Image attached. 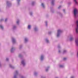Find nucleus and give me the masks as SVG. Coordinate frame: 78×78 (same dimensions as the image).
<instances>
[{"mask_svg":"<svg viewBox=\"0 0 78 78\" xmlns=\"http://www.w3.org/2000/svg\"><path fill=\"white\" fill-rule=\"evenodd\" d=\"M76 43L77 44V45L78 46V39L76 40Z\"/></svg>","mask_w":78,"mask_h":78,"instance_id":"20e7f679","label":"nucleus"},{"mask_svg":"<svg viewBox=\"0 0 78 78\" xmlns=\"http://www.w3.org/2000/svg\"><path fill=\"white\" fill-rule=\"evenodd\" d=\"M43 58H44V56L43 55H41V60H42L43 59Z\"/></svg>","mask_w":78,"mask_h":78,"instance_id":"1a4fd4ad","label":"nucleus"},{"mask_svg":"<svg viewBox=\"0 0 78 78\" xmlns=\"http://www.w3.org/2000/svg\"><path fill=\"white\" fill-rule=\"evenodd\" d=\"M7 20V19H6L5 20V22H6V21Z\"/></svg>","mask_w":78,"mask_h":78,"instance_id":"b1692460","label":"nucleus"},{"mask_svg":"<svg viewBox=\"0 0 78 78\" xmlns=\"http://www.w3.org/2000/svg\"><path fill=\"white\" fill-rule=\"evenodd\" d=\"M61 6H60L58 7V9H59L60 8H61Z\"/></svg>","mask_w":78,"mask_h":78,"instance_id":"6ab92c4d","label":"nucleus"},{"mask_svg":"<svg viewBox=\"0 0 78 78\" xmlns=\"http://www.w3.org/2000/svg\"><path fill=\"white\" fill-rule=\"evenodd\" d=\"M14 78H16V76H14Z\"/></svg>","mask_w":78,"mask_h":78,"instance_id":"cd10ccee","label":"nucleus"},{"mask_svg":"<svg viewBox=\"0 0 78 78\" xmlns=\"http://www.w3.org/2000/svg\"><path fill=\"white\" fill-rule=\"evenodd\" d=\"M16 73H17V71H16Z\"/></svg>","mask_w":78,"mask_h":78,"instance_id":"5701e85b","label":"nucleus"},{"mask_svg":"<svg viewBox=\"0 0 78 78\" xmlns=\"http://www.w3.org/2000/svg\"><path fill=\"white\" fill-rule=\"evenodd\" d=\"M46 41L47 42H48V40L46 39Z\"/></svg>","mask_w":78,"mask_h":78,"instance_id":"dca6fc26","label":"nucleus"},{"mask_svg":"<svg viewBox=\"0 0 78 78\" xmlns=\"http://www.w3.org/2000/svg\"><path fill=\"white\" fill-rule=\"evenodd\" d=\"M25 41L26 42V41H27V38H25Z\"/></svg>","mask_w":78,"mask_h":78,"instance_id":"4468645a","label":"nucleus"},{"mask_svg":"<svg viewBox=\"0 0 78 78\" xmlns=\"http://www.w3.org/2000/svg\"><path fill=\"white\" fill-rule=\"evenodd\" d=\"M21 63L22 64H23V65H25V63H24V62L23 61H22Z\"/></svg>","mask_w":78,"mask_h":78,"instance_id":"39448f33","label":"nucleus"},{"mask_svg":"<svg viewBox=\"0 0 78 78\" xmlns=\"http://www.w3.org/2000/svg\"><path fill=\"white\" fill-rule=\"evenodd\" d=\"M41 5H42V6H43V8H44V5L43 3H42Z\"/></svg>","mask_w":78,"mask_h":78,"instance_id":"9d476101","label":"nucleus"},{"mask_svg":"<svg viewBox=\"0 0 78 78\" xmlns=\"http://www.w3.org/2000/svg\"><path fill=\"white\" fill-rule=\"evenodd\" d=\"M67 59V58H63V60H64V61H65V60H66V59Z\"/></svg>","mask_w":78,"mask_h":78,"instance_id":"ddd939ff","label":"nucleus"},{"mask_svg":"<svg viewBox=\"0 0 78 78\" xmlns=\"http://www.w3.org/2000/svg\"><path fill=\"white\" fill-rule=\"evenodd\" d=\"M35 31H36V30H37V29L36 28H35Z\"/></svg>","mask_w":78,"mask_h":78,"instance_id":"aec40b11","label":"nucleus"},{"mask_svg":"<svg viewBox=\"0 0 78 78\" xmlns=\"http://www.w3.org/2000/svg\"><path fill=\"white\" fill-rule=\"evenodd\" d=\"M0 27L1 28V29H3V26L2 25H0Z\"/></svg>","mask_w":78,"mask_h":78,"instance_id":"6e6552de","label":"nucleus"},{"mask_svg":"<svg viewBox=\"0 0 78 78\" xmlns=\"http://www.w3.org/2000/svg\"><path fill=\"white\" fill-rule=\"evenodd\" d=\"M60 52H61V51L59 50V51H58V52H59V53H60Z\"/></svg>","mask_w":78,"mask_h":78,"instance_id":"bb28decb","label":"nucleus"},{"mask_svg":"<svg viewBox=\"0 0 78 78\" xmlns=\"http://www.w3.org/2000/svg\"><path fill=\"white\" fill-rule=\"evenodd\" d=\"M48 69H46V72H47V71H48Z\"/></svg>","mask_w":78,"mask_h":78,"instance_id":"412c9836","label":"nucleus"},{"mask_svg":"<svg viewBox=\"0 0 78 78\" xmlns=\"http://www.w3.org/2000/svg\"><path fill=\"white\" fill-rule=\"evenodd\" d=\"M20 0H17L18 2H19V1H20Z\"/></svg>","mask_w":78,"mask_h":78,"instance_id":"a878e982","label":"nucleus"},{"mask_svg":"<svg viewBox=\"0 0 78 78\" xmlns=\"http://www.w3.org/2000/svg\"><path fill=\"white\" fill-rule=\"evenodd\" d=\"M74 2H75L76 3H77L76 0H74Z\"/></svg>","mask_w":78,"mask_h":78,"instance_id":"f8f14e48","label":"nucleus"},{"mask_svg":"<svg viewBox=\"0 0 78 78\" xmlns=\"http://www.w3.org/2000/svg\"><path fill=\"white\" fill-rule=\"evenodd\" d=\"M1 21H2V20H1Z\"/></svg>","mask_w":78,"mask_h":78,"instance_id":"2f4dec72","label":"nucleus"},{"mask_svg":"<svg viewBox=\"0 0 78 78\" xmlns=\"http://www.w3.org/2000/svg\"><path fill=\"white\" fill-rule=\"evenodd\" d=\"M19 21H18L17 22V24H18V23H19Z\"/></svg>","mask_w":78,"mask_h":78,"instance_id":"a211bd4d","label":"nucleus"},{"mask_svg":"<svg viewBox=\"0 0 78 78\" xmlns=\"http://www.w3.org/2000/svg\"><path fill=\"white\" fill-rule=\"evenodd\" d=\"M60 67H63V66H62V65H60Z\"/></svg>","mask_w":78,"mask_h":78,"instance_id":"f3484780","label":"nucleus"},{"mask_svg":"<svg viewBox=\"0 0 78 78\" xmlns=\"http://www.w3.org/2000/svg\"><path fill=\"white\" fill-rule=\"evenodd\" d=\"M12 42H13V43H15V42H16V41H15V40H14V39H12Z\"/></svg>","mask_w":78,"mask_h":78,"instance_id":"0eeeda50","label":"nucleus"},{"mask_svg":"<svg viewBox=\"0 0 78 78\" xmlns=\"http://www.w3.org/2000/svg\"><path fill=\"white\" fill-rule=\"evenodd\" d=\"M6 61H8V58H7L6 59Z\"/></svg>","mask_w":78,"mask_h":78,"instance_id":"4be33fe9","label":"nucleus"},{"mask_svg":"<svg viewBox=\"0 0 78 78\" xmlns=\"http://www.w3.org/2000/svg\"><path fill=\"white\" fill-rule=\"evenodd\" d=\"M12 50H13V48H12L11 49V52H12Z\"/></svg>","mask_w":78,"mask_h":78,"instance_id":"2eb2a0df","label":"nucleus"},{"mask_svg":"<svg viewBox=\"0 0 78 78\" xmlns=\"http://www.w3.org/2000/svg\"><path fill=\"white\" fill-rule=\"evenodd\" d=\"M78 13V10L75 9L74 10V15L75 17H76V15Z\"/></svg>","mask_w":78,"mask_h":78,"instance_id":"f257e3e1","label":"nucleus"},{"mask_svg":"<svg viewBox=\"0 0 78 78\" xmlns=\"http://www.w3.org/2000/svg\"><path fill=\"white\" fill-rule=\"evenodd\" d=\"M62 32V31L60 30H58V34L57 35V37H58V36H59V34L61 33Z\"/></svg>","mask_w":78,"mask_h":78,"instance_id":"7ed1b4c3","label":"nucleus"},{"mask_svg":"<svg viewBox=\"0 0 78 78\" xmlns=\"http://www.w3.org/2000/svg\"><path fill=\"white\" fill-rule=\"evenodd\" d=\"M76 24L77 25V26L76 27V33H78V21H76Z\"/></svg>","mask_w":78,"mask_h":78,"instance_id":"f03ea898","label":"nucleus"},{"mask_svg":"<svg viewBox=\"0 0 78 78\" xmlns=\"http://www.w3.org/2000/svg\"><path fill=\"white\" fill-rule=\"evenodd\" d=\"M74 77L73 76H72L71 77V78H74Z\"/></svg>","mask_w":78,"mask_h":78,"instance_id":"393cba45","label":"nucleus"},{"mask_svg":"<svg viewBox=\"0 0 78 78\" xmlns=\"http://www.w3.org/2000/svg\"><path fill=\"white\" fill-rule=\"evenodd\" d=\"M14 28H15V27H14Z\"/></svg>","mask_w":78,"mask_h":78,"instance_id":"473e14b6","label":"nucleus"},{"mask_svg":"<svg viewBox=\"0 0 78 78\" xmlns=\"http://www.w3.org/2000/svg\"><path fill=\"white\" fill-rule=\"evenodd\" d=\"M52 4H53V2L52 3Z\"/></svg>","mask_w":78,"mask_h":78,"instance_id":"7c9ffc66","label":"nucleus"},{"mask_svg":"<svg viewBox=\"0 0 78 78\" xmlns=\"http://www.w3.org/2000/svg\"><path fill=\"white\" fill-rule=\"evenodd\" d=\"M65 51H63V52L64 53V52H65Z\"/></svg>","mask_w":78,"mask_h":78,"instance_id":"c85d7f7f","label":"nucleus"},{"mask_svg":"<svg viewBox=\"0 0 78 78\" xmlns=\"http://www.w3.org/2000/svg\"><path fill=\"white\" fill-rule=\"evenodd\" d=\"M72 40H73V38L71 37L70 38V41H72Z\"/></svg>","mask_w":78,"mask_h":78,"instance_id":"9b49d317","label":"nucleus"},{"mask_svg":"<svg viewBox=\"0 0 78 78\" xmlns=\"http://www.w3.org/2000/svg\"><path fill=\"white\" fill-rule=\"evenodd\" d=\"M63 11H65L64 9L63 10Z\"/></svg>","mask_w":78,"mask_h":78,"instance_id":"c756f323","label":"nucleus"},{"mask_svg":"<svg viewBox=\"0 0 78 78\" xmlns=\"http://www.w3.org/2000/svg\"><path fill=\"white\" fill-rule=\"evenodd\" d=\"M28 29H30L31 28V26L29 25L28 27Z\"/></svg>","mask_w":78,"mask_h":78,"instance_id":"423d86ee","label":"nucleus"}]
</instances>
